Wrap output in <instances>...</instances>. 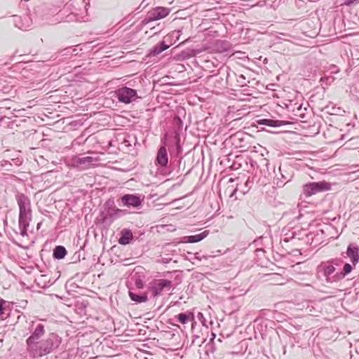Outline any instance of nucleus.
Here are the masks:
<instances>
[{
    "mask_svg": "<svg viewBox=\"0 0 359 359\" xmlns=\"http://www.w3.org/2000/svg\"><path fill=\"white\" fill-rule=\"evenodd\" d=\"M61 344V338L55 333H50L47 338L37 341L27 348L34 357H42L57 348Z\"/></svg>",
    "mask_w": 359,
    "mask_h": 359,
    "instance_id": "obj_1",
    "label": "nucleus"
},
{
    "mask_svg": "<svg viewBox=\"0 0 359 359\" xmlns=\"http://www.w3.org/2000/svg\"><path fill=\"white\" fill-rule=\"evenodd\" d=\"M16 200L19 206V227L21 231V235H27V228L29 222L32 219V210L30 201L27 196L23 194H18L16 196Z\"/></svg>",
    "mask_w": 359,
    "mask_h": 359,
    "instance_id": "obj_2",
    "label": "nucleus"
},
{
    "mask_svg": "<svg viewBox=\"0 0 359 359\" xmlns=\"http://www.w3.org/2000/svg\"><path fill=\"white\" fill-rule=\"evenodd\" d=\"M341 261L338 259H332L321 262L317 267L316 273L319 278H325L327 283H334L339 281L338 273L334 266H338Z\"/></svg>",
    "mask_w": 359,
    "mask_h": 359,
    "instance_id": "obj_3",
    "label": "nucleus"
},
{
    "mask_svg": "<svg viewBox=\"0 0 359 359\" xmlns=\"http://www.w3.org/2000/svg\"><path fill=\"white\" fill-rule=\"evenodd\" d=\"M331 189V184L325 181L310 182L303 186L302 192L306 197H310L320 192Z\"/></svg>",
    "mask_w": 359,
    "mask_h": 359,
    "instance_id": "obj_4",
    "label": "nucleus"
},
{
    "mask_svg": "<svg viewBox=\"0 0 359 359\" xmlns=\"http://www.w3.org/2000/svg\"><path fill=\"white\" fill-rule=\"evenodd\" d=\"M115 95L119 102L125 104L131 103L137 98V90L126 86L117 89Z\"/></svg>",
    "mask_w": 359,
    "mask_h": 359,
    "instance_id": "obj_5",
    "label": "nucleus"
},
{
    "mask_svg": "<svg viewBox=\"0 0 359 359\" xmlns=\"http://www.w3.org/2000/svg\"><path fill=\"white\" fill-rule=\"evenodd\" d=\"M172 287V282L166 279H154L149 286V289L154 297L161 295L164 290H170Z\"/></svg>",
    "mask_w": 359,
    "mask_h": 359,
    "instance_id": "obj_6",
    "label": "nucleus"
},
{
    "mask_svg": "<svg viewBox=\"0 0 359 359\" xmlns=\"http://www.w3.org/2000/svg\"><path fill=\"white\" fill-rule=\"evenodd\" d=\"M170 8L157 6L151 9L147 14L145 20L147 22L156 21L165 18L170 13Z\"/></svg>",
    "mask_w": 359,
    "mask_h": 359,
    "instance_id": "obj_7",
    "label": "nucleus"
},
{
    "mask_svg": "<svg viewBox=\"0 0 359 359\" xmlns=\"http://www.w3.org/2000/svg\"><path fill=\"white\" fill-rule=\"evenodd\" d=\"M45 334L44 326L42 324H38L32 334L27 339L26 343L27 348L30 347Z\"/></svg>",
    "mask_w": 359,
    "mask_h": 359,
    "instance_id": "obj_8",
    "label": "nucleus"
},
{
    "mask_svg": "<svg viewBox=\"0 0 359 359\" xmlns=\"http://www.w3.org/2000/svg\"><path fill=\"white\" fill-rule=\"evenodd\" d=\"M123 205L128 207H138L142 203L140 196L133 194H126L121 198Z\"/></svg>",
    "mask_w": 359,
    "mask_h": 359,
    "instance_id": "obj_9",
    "label": "nucleus"
},
{
    "mask_svg": "<svg viewBox=\"0 0 359 359\" xmlns=\"http://www.w3.org/2000/svg\"><path fill=\"white\" fill-rule=\"evenodd\" d=\"M346 255L350 258L353 265L355 266L359 262V248L355 244H349Z\"/></svg>",
    "mask_w": 359,
    "mask_h": 359,
    "instance_id": "obj_10",
    "label": "nucleus"
},
{
    "mask_svg": "<svg viewBox=\"0 0 359 359\" xmlns=\"http://www.w3.org/2000/svg\"><path fill=\"white\" fill-rule=\"evenodd\" d=\"M156 161L159 165L164 168L167 165L168 162V157L167 150L165 146H162L158 149Z\"/></svg>",
    "mask_w": 359,
    "mask_h": 359,
    "instance_id": "obj_11",
    "label": "nucleus"
},
{
    "mask_svg": "<svg viewBox=\"0 0 359 359\" xmlns=\"http://www.w3.org/2000/svg\"><path fill=\"white\" fill-rule=\"evenodd\" d=\"M208 234L209 231L205 230L199 234L184 237L182 242L189 243H197L206 238L208 236Z\"/></svg>",
    "mask_w": 359,
    "mask_h": 359,
    "instance_id": "obj_12",
    "label": "nucleus"
},
{
    "mask_svg": "<svg viewBox=\"0 0 359 359\" xmlns=\"http://www.w3.org/2000/svg\"><path fill=\"white\" fill-rule=\"evenodd\" d=\"M123 211L120 209L116 208V207L109 208L106 211L104 215V220H112L118 217H120L121 214Z\"/></svg>",
    "mask_w": 359,
    "mask_h": 359,
    "instance_id": "obj_13",
    "label": "nucleus"
},
{
    "mask_svg": "<svg viewBox=\"0 0 359 359\" xmlns=\"http://www.w3.org/2000/svg\"><path fill=\"white\" fill-rule=\"evenodd\" d=\"M257 123L259 125H265L273 128L280 127L286 124V123L283 121L267 118L259 119L257 121Z\"/></svg>",
    "mask_w": 359,
    "mask_h": 359,
    "instance_id": "obj_14",
    "label": "nucleus"
},
{
    "mask_svg": "<svg viewBox=\"0 0 359 359\" xmlns=\"http://www.w3.org/2000/svg\"><path fill=\"white\" fill-rule=\"evenodd\" d=\"M97 161V158L92 157V156H83L78 157L75 160V163L77 165H84L85 168H88L90 165H93Z\"/></svg>",
    "mask_w": 359,
    "mask_h": 359,
    "instance_id": "obj_15",
    "label": "nucleus"
},
{
    "mask_svg": "<svg viewBox=\"0 0 359 359\" xmlns=\"http://www.w3.org/2000/svg\"><path fill=\"white\" fill-rule=\"evenodd\" d=\"M121 237L118 239V243L121 245H127L133 238V233L130 230L124 229L121 231Z\"/></svg>",
    "mask_w": 359,
    "mask_h": 359,
    "instance_id": "obj_16",
    "label": "nucleus"
},
{
    "mask_svg": "<svg viewBox=\"0 0 359 359\" xmlns=\"http://www.w3.org/2000/svg\"><path fill=\"white\" fill-rule=\"evenodd\" d=\"M169 48V46L166 45L164 42H161L156 45L149 53L150 56H156L161 53L163 51Z\"/></svg>",
    "mask_w": 359,
    "mask_h": 359,
    "instance_id": "obj_17",
    "label": "nucleus"
},
{
    "mask_svg": "<svg viewBox=\"0 0 359 359\" xmlns=\"http://www.w3.org/2000/svg\"><path fill=\"white\" fill-rule=\"evenodd\" d=\"M129 296L133 301L137 302V303L146 302L148 299V297H147V295L146 293H142L141 294H138L132 291H130Z\"/></svg>",
    "mask_w": 359,
    "mask_h": 359,
    "instance_id": "obj_18",
    "label": "nucleus"
},
{
    "mask_svg": "<svg viewBox=\"0 0 359 359\" xmlns=\"http://www.w3.org/2000/svg\"><path fill=\"white\" fill-rule=\"evenodd\" d=\"M176 318H177L178 322L184 325L187 323L189 321H191L194 319V314L191 312L189 313H179Z\"/></svg>",
    "mask_w": 359,
    "mask_h": 359,
    "instance_id": "obj_19",
    "label": "nucleus"
},
{
    "mask_svg": "<svg viewBox=\"0 0 359 359\" xmlns=\"http://www.w3.org/2000/svg\"><path fill=\"white\" fill-rule=\"evenodd\" d=\"M67 254V250L65 247L58 245L56 246L53 250V256L55 258L60 259L65 257Z\"/></svg>",
    "mask_w": 359,
    "mask_h": 359,
    "instance_id": "obj_20",
    "label": "nucleus"
},
{
    "mask_svg": "<svg viewBox=\"0 0 359 359\" xmlns=\"http://www.w3.org/2000/svg\"><path fill=\"white\" fill-rule=\"evenodd\" d=\"M353 269L352 266L350 264L346 263L343 267V269L341 272L338 273V278L339 280H341L346 276L349 274Z\"/></svg>",
    "mask_w": 359,
    "mask_h": 359,
    "instance_id": "obj_21",
    "label": "nucleus"
},
{
    "mask_svg": "<svg viewBox=\"0 0 359 359\" xmlns=\"http://www.w3.org/2000/svg\"><path fill=\"white\" fill-rule=\"evenodd\" d=\"M135 285L138 289H142L144 283L140 278H136L135 280Z\"/></svg>",
    "mask_w": 359,
    "mask_h": 359,
    "instance_id": "obj_22",
    "label": "nucleus"
},
{
    "mask_svg": "<svg viewBox=\"0 0 359 359\" xmlns=\"http://www.w3.org/2000/svg\"><path fill=\"white\" fill-rule=\"evenodd\" d=\"M358 2H359V0H345V4L347 6H351Z\"/></svg>",
    "mask_w": 359,
    "mask_h": 359,
    "instance_id": "obj_23",
    "label": "nucleus"
},
{
    "mask_svg": "<svg viewBox=\"0 0 359 359\" xmlns=\"http://www.w3.org/2000/svg\"><path fill=\"white\" fill-rule=\"evenodd\" d=\"M4 309L3 308L2 304L0 302V315L3 314Z\"/></svg>",
    "mask_w": 359,
    "mask_h": 359,
    "instance_id": "obj_24",
    "label": "nucleus"
},
{
    "mask_svg": "<svg viewBox=\"0 0 359 359\" xmlns=\"http://www.w3.org/2000/svg\"><path fill=\"white\" fill-rule=\"evenodd\" d=\"M15 23H17V21H15ZM16 26H18L20 29H27V27H24L23 26H19L18 24H16Z\"/></svg>",
    "mask_w": 359,
    "mask_h": 359,
    "instance_id": "obj_25",
    "label": "nucleus"
},
{
    "mask_svg": "<svg viewBox=\"0 0 359 359\" xmlns=\"http://www.w3.org/2000/svg\"><path fill=\"white\" fill-rule=\"evenodd\" d=\"M237 191H238V187H236V188L233 190V193L231 194V197H232V196L236 194V192Z\"/></svg>",
    "mask_w": 359,
    "mask_h": 359,
    "instance_id": "obj_26",
    "label": "nucleus"
},
{
    "mask_svg": "<svg viewBox=\"0 0 359 359\" xmlns=\"http://www.w3.org/2000/svg\"><path fill=\"white\" fill-rule=\"evenodd\" d=\"M238 353L231 352V353H229L228 355H238Z\"/></svg>",
    "mask_w": 359,
    "mask_h": 359,
    "instance_id": "obj_27",
    "label": "nucleus"
},
{
    "mask_svg": "<svg viewBox=\"0 0 359 359\" xmlns=\"http://www.w3.org/2000/svg\"><path fill=\"white\" fill-rule=\"evenodd\" d=\"M239 77H240L241 79H245V76H244L243 75H242V74H241V75H240V76H239Z\"/></svg>",
    "mask_w": 359,
    "mask_h": 359,
    "instance_id": "obj_28",
    "label": "nucleus"
},
{
    "mask_svg": "<svg viewBox=\"0 0 359 359\" xmlns=\"http://www.w3.org/2000/svg\"><path fill=\"white\" fill-rule=\"evenodd\" d=\"M215 78V76H211V78L210 79V80L214 79Z\"/></svg>",
    "mask_w": 359,
    "mask_h": 359,
    "instance_id": "obj_29",
    "label": "nucleus"
}]
</instances>
